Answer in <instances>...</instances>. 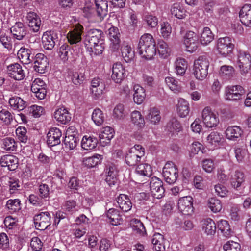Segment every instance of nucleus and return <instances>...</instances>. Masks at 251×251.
<instances>
[{
	"instance_id": "nucleus-1",
	"label": "nucleus",
	"mask_w": 251,
	"mask_h": 251,
	"mask_svg": "<svg viewBox=\"0 0 251 251\" xmlns=\"http://www.w3.org/2000/svg\"><path fill=\"white\" fill-rule=\"evenodd\" d=\"M104 37L103 32L100 29H92L87 32L84 43L92 57L103 52L105 48Z\"/></svg>"
},
{
	"instance_id": "nucleus-2",
	"label": "nucleus",
	"mask_w": 251,
	"mask_h": 251,
	"mask_svg": "<svg viewBox=\"0 0 251 251\" xmlns=\"http://www.w3.org/2000/svg\"><path fill=\"white\" fill-rule=\"evenodd\" d=\"M209 65V61L205 56H200L195 61L193 74L197 79L202 80L206 77Z\"/></svg>"
},
{
	"instance_id": "nucleus-3",
	"label": "nucleus",
	"mask_w": 251,
	"mask_h": 251,
	"mask_svg": "<svg viewBox=\"0 0 251 251\" xmlns=\"http://www.w3.org/2000/svg\"><path fill=\"white\" fill-rule=\"evenodd\" d=\"M144 155V148L140 145H135L126 153L125 157L126 163L130 166H135L141 161Z\"/></svg>"
},
{
	"instance_id": "nucleus-4",
	"label": "nucleus",
	"mask_w": 251,
	"mask_h": 251,
	"mask_svg": "<svg viewBox=\"0 0 251 251\" xmlns=\"http://www.w3.org/2000/svg\"><path fill=\"white\" fill-rule=\"evenodd\" d=\"M237 64L241 74L242 75H246L251 68V56L250 54L245 51H239Z\"/></svg>"
},
{
	"instance_id": "nucleus-5",
	"label": "nucleus",
	"mask_w": 251,
	"mask_h": 251,
	"mask_svg": "<svg viewBox=\"0 0 251 251\" xmlns=\"http://www.w3.org/2000/svg\"><path fill=\"white\" fill-rule=\"evenodd\" d=\"M217 50L219 54L226 56L230 53L234 48L232 43V39L229 37H225L219 38L216 43Z\"/></svg>"
},
{
	"instance_id": "nucleus-6",
	"label": "nucleus",
	"mask_w": 251,
	"mask_h": 251,
	"mask_svg": "<svg viewBox=\"0 0 251 251\" xmlns=\"http://www.w3.org/2000/svg\"><path fill=\"white\" fill-rule=\"evenodd\" d=\"M202 119L205 126L209 128L216 127L219 122L218 114L214 113L209 107L203 109Z\"/></svg>"
},
{
	"instance_id": "nucleus-7",
	"label": "nucleus",
	"mask_w": 251,
	"mask_h": 251,
	"mask_svg": "<svg viewBox=\"0 0 251 251\" xmlns=\"http://www.w3.org/2000/svg\"><path fill=\"white\" fill-rule=\"evenodd\" d=\"M51 216L48 212H41L34 216V224L37 229L44 230L47 229L51 224Z\"/></svg>"
},
{
	"instance_id": "nucleus-8",
	"label": "nucleus",
	"mask_w": 251,
	"mask_h": 251,
	"mask_svg": "<svg viewBox=\"0 0 251 251\" xmlns=\"http://www.w3.org/2000/svg\"><path fill=\"white\" fill-rule=\"evenodd\" d=\"M163 176L167 183L171 184L174 183L178 176V170L174 164L167 163L163 169Z\"/></svg>"
},
{
	"instance_id": "nucleus-9",
	"label": "nucleus",
	"mask_w": 251,
	"mask_h": 251,
	"mask_svg": "<svg viewBox=\"0 0 251 251\" xmlns=\"http://www.w3.org/2000/svg\"><path fill=\"white\" fill-rule=\"evenodd\" d=\"M58 33L55 31L49 30L44 32L42 37L44 48L46 50H52L58 41Z\"/></svg>"
},
{
	"instance_id": "nucleus-10",
	"label": "nucleus",
	"mask_w": 251,
	"mask_h": 251,
	"mask_svg": "<svg viewBox=\"0 0 251 251\" xmlns=\"http://www.w3.org/2000/svg\"><path fill=\"white\" fill-rule=\"evenodd\" d=\"M150 187L152 197L158 199L164 196L165 189L163 182L156 177H152L150 181Z\"/></svg>"
},
{
	"instance_id": "nucleus-11",
	"label": "nucleus",
	"mask_w": 251,
	"mask_h": 251,
	"mask_svg": "<svg viewBox=\"0 0 251 251\" xmlns=\"http://www.w3.org/2000/svg\"><path fill=\"white\" fill-rule=\"evenodd\" d=\"M90 90L92 97L96 100L100 98L105 89L104 81L99 77L94 78L91 82Z\"/></svg>"
},
{
	"instance_id": "nucleus-12",
	"label": "nucleus",
	"mask_w": 251,
	"mask_h": 251,
	"mask_svg": "<svg viewBox=\"0 0 251 251\" xmlns=\"http://www.w3.org/2000/svg\"><path fill=\"white\" fill-rule=\"evenodd\" d=\"M193 199L191 196H186L180 198L177 206L179 211L183 215H190L193 213Z\"/></svg>"
},
{
	"instance_id": "nucleus-13",
	"label": "nucleus",
	"mask_w": 251,
	"mask_h": 251,
	"mask_svg": "<svg viewBox=\"0 0 251 251\" xmlns=\"http://www.w3.org/2000/svg\"><path fill=\"white\" fill-rule=\"evenodd\" d=\"M198 39L195 32L191 31L186 32L184 37V44L187 51L193 52L197 49L199 44Z\"/></svg>"
},
{
	"instance_id": "nucleus-14",
	"label": "nucleus",
	"mask_w": 251,
	"mask_h": 251,
	"mask_svg": "<svg viewBox=\"0 0 251 251\" xmlns=\"http://www.w3.org/2000/svg\"><path fill=\"white\" fill-rule=\"evenodd\" d=\"M8 75L16 80H21L25 77V72L22 66L17 63L11 64L7 67Z\"/></svg>"
},
{
	"instance_id": "nucleus-15",
	"label": "nucleus",
	"mask_w": 251,
	"mask_h": 251,
	"mask_svg": "<svg viewBox=\"0 0 251 251\" xmlns=\"http://www.w3.org/2000/svg\"><path fill=\"white\" fill-rule=\"evenodd\" d=\"M245 93L244 88L240 85L228 87L225 91V99L228 100H237L242 98Z\"/></svg>"
},
{
	"instance_id": "nucleus-16",
	"label": "nucleus",
	"mask_w": 251,
	"mask_h": 251,
	"mask_svg": "<svg viewBox=\"0 0 251 251\" xmlns=\"http://www.w3.org/2000/svg\"><path fill=\"white\" fill-rule=\"evenodd\" d=\"M33 64V68L35 71L39 73H44L49 65L47 57L43 53H37L35 56Z\"/></svg>"
},
{
	"instance_id": "nucleus-17",
	"label": "nucleus",
	"mask_w": 251,
	"mask_h": 251,
	"mask_svg": "<svg viewBox=\"0 0 251 251\" xmlns=\"http://www.w3.org/2000/svg\"><path fill=\"white\" fill-rule=\"evenodd\" d=\"M10 32L14 38L21 40L27 33V27L21 22H16L10 28Z\"/></svg>"
},
{
	"instance_id": "nucleus-18",
	"label": "nucleus",
	"mask_w": 251,
	"mask_h": 251,
	"mask_svg": "<svg viewBox=\"0 0 251 251\" xmlns=\"http://www.w3.org/2000/svg\"><path fill=\"white\" fill-rule=\"evenodd\" d=\"M19 160L13 155H4L1 157L0 164L2 167H7L9 171L15 170L18 166Z\"/></svg>"
},
{
	"instance_id": "nucleus-19",
	"label": "nucleus",
	"mask_w": 251,
	"mask_h": 251,
	"mask_svg": "<svg viewBox=\"0 0 251 251\" xmlns=\"http://www.w3.org/2000/svg\"><path fill=\"white\" fill-rule=\"evenodd\" d=\"M61 136L62 132L59 129L56 127L51 128L47 135L48 145L50 147H53L60 144Z\"/></svg>"
},
{
	"instance_id": "nucleus-20",
	"label": "nucleus",
	"mask_w": 251,
	"mask_h": 251,
	"mask_svg": "<svg viewBox=\"0 0 251 251\" xmlns=\"http://www.w3.org/2000/svg\"><path fill=\"white\" fill-rule=\"evenodd\" d=\"M105 181L109 186L115 185L117 181V172L115 165L112 163L108 164L105 168Z\"/></svg>"
},
{
	"instance_id": "nucleus-21",
	"label": "nucleus",
	"mask_w": 251,
	"mask_h": 251,
	"mask_svg": "<svg viewBox=\"0 0 251 251\" xmlns=\"http://www.w3.org/2000/svg\"><path fill=\"white\" fill-rule=\"evenodd\" d=\"M18 57L21 61L25 64H28L33 61L35 54L33 50L25 47H22L18 50Z\"/></svg>"
},
{
	"instance_id": "nucleus-22",
	"label": "nucleus",
	"mask_w": 251,
	"mask_h": 251,
	"mask_svg": "<svg viewBox=\"0 0 251 251\" xmlns=\"http://www.w3.org/2000/svg\"><path fill=\"white\" fill-rule=\"evenodd\" d=\"M239 16L241 22L246 26H251V5L245 4L241 9Z\"/></svg>"
},
{
	"instance_id": "nucleus-23",
	"label": "nucleus",
	"mask_w": 251,
	"mask_h": 251,
	"mask_svg": "<svg viewBox=\"0 0 251 251\" xmlns=\"http://www.w3.org/2000/svg\"><path fill=\"white\" fill-rule=\"evenodd\" d=\"M54 118L62 124H66L71 120V114L64 107L56 109L54 113Z\"/></svg>"
},
{
	"instance_id": "nucleus-24",
	"label": "nucleus",
	"mask_w": 251,
	"mask_h": 251,
	"mask_svg": "<svg viewBox=\"0 0 251 251\" xmlns=\"http://www.w3.org/2000/svg\"><path fill=\"white\" fill-rule=\"evenodd\" d=\"M83 27L80 25H77L73 31H70L67 36L68 40L71 44H76L81 40V35Z\"/></svg>"
},
{
	"instance_id": "nucleus-25",
	"label": "nucleus",
	"mask_w": 251,
	"mask_h": 251,
	"mask_svg": "<svg viewBox=\"0 0 251 251\" xmlns=\"http://www.w3.org/2000/svg\"><path fill=\"white\" fill-rule=\"evenodd\" d=\"M146 120L151 124L156 125L161 120L160 110L155 107L149 108L145 115Z\"/></svg>"
},
{
	"instance_id": "nucleus-26",
	"label": "nucleus",
	"mask_w": 251,
	"mask_h": 251,
	"mask_svg": "<svg viewBox=\"0 0 251 251\" xmlns=\"http://www.w3.org/2000/svg\"><path fill=\"white\" fill-rule=\"evenodd\" d=\"M115 132L111 127L106 126L99 134V138L102 146H104L109 144L114 136Z\"/></svg>"
},
{
	"instance_id": "nucleus-27",
	"label": "nucleus",
	"mask_w": 251,
	"mask_h": 251,
	"mask_svg": "<svg viewBox=\"0 0 251 251\" xmlns=\"http://www.w3.org/2000/svg\"><path fill=\"white\" fill-rule=\"evenodd\" d=\"M125 69L122 64L116 63L113 64L111 78L116 83H120L124 78Z\"/></svg>"
},
{
	"instance_id": "nucleus-28",
	"label": "nucleus",
	"mask_w": 251,
	"mask_h": 251,
	"mask_svg": "<svg viewBox=\"0 0 251 251\" xmlns=\"http://www.w3.org/2000/svg\"><path fill=\"white\" fill-rule=\"evenodd\" d=\"M27 19L28 21V26L31 30L34 32H38L40 27L41 21L39 16L34 12H29Z\"/></svg>"
},
{
	"instance_id": "nucleus-29",
	"label": "nucleus",
	"mask_w": 251,
	"mask_h": 251,
	"mask_svg": "<svg viewBox=\"0 0 251 251\" xmlns=\"http://www.w3.org/2000/svg\"><path fill=\"white\" fill-rule=\"evenodd\" d=\"M155 45V42L152 35L148 33L144 34L139 40L137 50L139 52L145 50L146 48Z\"/></svg>"
},
{
	"instance_id": "nucleus-30",
	"label": "nucleus",
	"mask_w": 251,
	"mask_h": 251,
	"mask_svg": "<svg viewBox=\"0 0 251 251\" xmlns=\"http://www.w3.org/2000/svg\"><path fill=\"white\" fill-rule=\"evenodd\" d=\"M230 181L232 187L235 189L238 190L245 181L244 173L239 170L235 171L231 175Z\"/></svg>"
},
{
	"instance_id": "nucleus-31",
	"label": "nucleus",
	"mask_w": 251,
	"mask_h": 251,
	"mask_svg": "<svg viewBox=\"0 0 251 251\" xmlns=\"http://www.w3.org/2000/svg\"><path fill=\"white\" fill-rule=\"evenodd\" d=\"M117 202L120 208L124 212L129 211L132 207L129 198L125 194H120L117 198Z\"/></svg>"
},
{
	"instance_id": "nucleus-32",
	"label": "nucleus",
	"mask_w": 251,
	"mask_h": 251,
	"mask_svg": "<svg viewBox=\"0 0 251 251\" xmlns=\"http://www.w3.org/2000/svg\"><path fill=\"white\" fill-rule=\"evenodd\" d=\"M108 31L109 40L111 42V45L114 50H116L119 48L120 42L119 30L116 27H111Z\"/></svg>"
},
{
	"instance_id": "nucleus-33",
	"label": "nucleus",
	"mask_w": 251,
	"mask_h": 251,
	"mask_svg": "<svg viewBox=\"0 0 251 251\" xmlns=\"http://www.w3.org/2000/svg\"><path fill=\"white\" fill-rule=\"evenodd\" d=\"M243 131L238 126L228 127L226 131V136L230 140L236 141L241 136Z\"/></svg>"
},
{
	"instance_id": "nucleus-34",
	"label": "nucleus",
	"mask_w": 251,
	"mask_h": 251,
	"mask_svg": "<svg viewBox=\"0 0 251 251\" xmlns=\"http://www.w3.org/2000/svg\"><path fill=\"white\" fill-rule=\"evenodd\" d=\"M219 75L223 79L230 80L236 75L235 70L231 66L223 65L219 70Z\"/></svg>"
},
{
	"instance_id": "nucleus-35",
	"label": "nucleus",
	"mask_w": 251,
	"mask_h": 251,
	"mask_svg": "<svg viewBox=\"0 0 251 251\" xmlns=\"http://www.w3.org/2000/svg\"><path fill=\"white\" fill-rule=\"evenodd\" d=\"M98 139L93 136H84L81 141V147L86 150H92L96 147Z\"/></svg>"
},
{
	"instance_id": "nucleus-36",
	"label": "nucleus",
	"mask_w": 251,
	"mask_h": 251,
	"mask_svg": "<svg viewBox=\"0 0 251 251\" xmlns=\"http://www.w3.org/2000/svg\"><path fill=\"white\" fill-rule=\"evenodd\" d=\"M9 103L14 110L21 111L26 107V102L19 97L14 96L9 100Z\"/></svg>"
},
{
	"instance_id": "nucleus-37",
	"label": "nucleus",
	"mask_w": 251,
	"mask_h": 251,
	"mask_svg": "<svg viewBox=\"0 0 251 251\" xmlns=\"http://www.w3.org/2000/svg\"><path fill=\"white\" fill-rule=\"evenodd\" d=\"M134 93L133 95L134 101L138 104H141L146 96L145 91L144 89L139 85H135L133 87Z\"/></svg>"
},
{
	"instance_id": "nucleus-38",
	"label": "nucleus",
	"mask_w": 251,
	"mask_h": 251,
	"mask_svg": "<svg viewBox=\"0 0 251 251\" xmlns=\"http://www.w3.org/2000/svg\"><path fill=\"white\" fill-rule=\"evenodd\" d=\"M106 215L110 220V223L114 226L120 225L122 220L119 211L114 208L109 209L107 212Z\"/></svg>"
},
{
	"instance_id": "nucleus-39",
	"label": "nucleus",
	"mask_w": 251,
	"mask_h": 251,
	"mask_svg": "<svg viewBox=\"0 0 251 251\" xmlns=\"http://www.w3.org/2000/svg\"><path fill=\"white\" fill-rule=\"evenodd\" d=\"M131 121L138 128H143L145 124L144 118L140 112L135 110L131 113Z\"/></svg>"
},
{
	"instance_id": "nucleus-40",
	"label": "nucleus",
	"mask_w": 251,
	"mask_h": 251,
	"mask_svg": "<svg viewBox=\"0 0 251 251\" xmlns=\"http://www.w3.org/2000/svg\"><path fill=\"white\" fill-rule=\"evenodd\" d=\"M202 230L207 235H214L216 232V226L215 222L211 219L207 218L202 221Z\"/></svg>"
},
{
	"instance_id": "nucleus-41",
	"label": "nucleus",
	"mask_w": 251,
	"mask_h": 251,
	"mask_svg": "<svg viewBox=\"0 0 251 251\" xmlns=\"http://www.w3.org/2000/svg\"><path fill=\"white\" fill-rule=\"evenodd\" d=\"M122 56L126 62H130L134 56V52L130 46L126 43L123 44L121 48Z\"/></svg>"
},
{
	"instance_id": "nucleus-42",
	"label": "nucleus",
	"mask_w": 251,
	"mask_h": 251,
	"mask_svg": "<svg viewBox=\"0 0 251 251\" xmlns=\"http://www.w3.org/2000/svg\"><path fill=\"white\" fill-rule=\"evenodd\" d=\"M177 111L181 117H185L189 114L190 111L189 103L184 99L180 98L178 100Z\"/></svg>"
},
{
	"instance_id": "nucleus-43",
	"label": "nucleus",
	"mask_w": 251,
	"mask_h": 251,
	"mask_svg": "<svg viewBox=\"0 0 251 251\" xmlns=\"http://www.w3.org/2000/svg\"><path fill=\"white\" fill-rule=\"evenodd\" d=\"M171 13L179 19L184 18L186 16V10L179 3H174L171 7Z\"/></svg>"
},
{
	"instance_id": "nucleus-44",
	"label": "nucleus",
	"mask_w": 251,
	"mask_h": 251,
	"mask_svg": "<svg viewBox=\"0 0 251 251\" xmlns=\"http://www.w3.org/2000/svg\"><path fill=\"white\" fill-rule=\"evenodd\" d=\"M218 228L223 235L227 238L230 237L232 231L228 222L225 220H221L218 222Z\"/></svg>"
},
{
	"instance_id": "nucleus-45",
	"label": "nucleus",
	"mask_w": 251,
	"mask_h": 251,
	"mask_svg": "<svg viewBox=\"0 0 251 251\" xmlns=\"http://www.w3.org/2000/svg\"><path fill=\"white\" fill-rule=\"evenodd\" d=\"M98 16L103 17L107 14L108 3L106 0H95Z\"/></svg>"
},
{
	"instance_id": "nucleus-46",
	"label": "nucleus",
	"mask_w": 251,
	"mask_h": 251,
	"mask_svg": "<svg viewBox=\"0 0 251 251\" xmlns=\"http://www.w3.org/2000/svg\"><path fill=\"white\" fill-rule=\"evenodd\" d=\"M72 54L71 47L67 44H63L60 47L58 55L60 59L63 62H67Z\"/></svg>"
},
{
	"instance_id": "nucleus-47",
	"label": "nucleus",
	"mask_w": 251,
	"mask_h": 251,
	"mask_svg": "<svg viewBox=\"0 0 251 251\" xmlns=\"http://www.w3.org/2000/svg\"><path fill=\"white\" fill-rule=\"evenodd\" d=\"M131 225L132 230L135 234L141 236L146 234L145 227L140 220L135 219L132 221Z\"/></svg>"
},
{
	"instance_id": "nucleus-48",
	"label": "nucleus",
	"mask_w": 251,
	"mask_h": 251,
	"mask_svg": "<svg viewBox=\"0 0 251 251\" xmlns=\"http://www.w3.org/2000/svg\"><path fill=\"white\" fill-rule=\"evenodd\" d=\"M102 157L100 155L96 154L91 157H85L83 162L85 166L89 167H94L100 163Z\"/></svg>"
},
{
	"instance_id": "nucleus-49",
	"label": "nucleus",
	"mask_w": 251,
	"mask_h": 251,
	"mask_svg": "<svg viewBox=\"0 0 251 251\" xmlns=\"http://www.w3.org/2000/svg\"><path fill=\"white\" fill-rule=\"evenodd\" d=\"M176 72L180 75H183L187 68V63L186 60L183 58H177L175 63Z\"/></svg>"
},
{
	"instance_id": "nucleus-50",
	"label": "nucleus",
	"mask_w": 251,
	"mask_h": 251,
	"mask_svg": "<svg viewBox=\"0 0 251 251\" xmlns=\"http://www.w3.org/2000/svg\"><path fill=\"white\" fill-rule=\"evenodd\" d=\"M214 39V35L209 27H206L203 28L201 34L200 42L204 45L210 43Z\"/></svg>"
},
{
	"instance_id": "nucleus-51",
	"label": "nucleus",
	"mask_w": 251,
	"mask_h": 251,
	"mask_svg": "<svg viewBox=\"0 0 251 251\" xmlns=\"http://www.w3.org/2000/svg\"><path fill=\"white\" fill-rule=\"evenodd\" d=\"M2 148L6 151H16L17 144L14 139L7 137L2 140Z\"/></svg>"
},
{
	"instance_id": "nucleus-52",
	"label": "nucleus",
	"mask_w": 251,
	"mask_h": 251,
	"mask_svg": "<svg viewBox=\"0 0 251 251\" xmlns=\"http://www.w3.org/2000/svg\"><path fill=\"white\" fill-rule=\"evenodd\" d=\"M136 172L143 176H150L151 175L152 170L151 166L148 164L144 163L137 165Z\"/></svg>"
},
{
	"instance_id": "nucleus-53",
	"label": "nucleus",
	"mask_w": 251,
	"mask_h": 251,
	"mask_svg": "<svg viewBox=\"0 0 251 251\" xmlns=\"http://www.w3.org/2000/svg\"><path fill=\"white\" fill-rule=\"evenodd\" d=\"M105 117L102 111L99 108L95 109L92 115V119L98 126H100L104 121Z\"/></svg>"
},
{
	"instance_id": "nucleus-54",
	"label": "nucleus",
	"mask_w": 251,
	"mask_h": 251,
	"mask_svg": "<svg viewBox=\"0 0 251 251\" xmlns=\"http://www.w3.org/2000/svg\"><path fill=\"white\" fill-rule=\"evenodd\" d=\"M139 54L142 56L143 58L146 59H151L156 53V49L155 46H151L146 48L145 50H141L138 52Z\"/></svg>"
},
{
	"instance_id": "nucleus-55",
	"label": "nucleus",
	"mask_w": 251,
	"mask_h": 251,
	"mask_svg": "<svg viewBox=\"0 0 251 251\" xmlns=\"http://www.w3.org/2000/svg\"><path fill=\"white\" fill-rule=\"evenodd\" d=\"M165 82L169 88L174 93L179 92L181 90V86L178 81L174 77H167L165 78Z\"/></svg>"
},
{
	"instance_id": "nucleus-56",
	"label": "nucleus",
	"mask_w": 251,
	"mask_h": 251,
	"mask_svg": "<svg viewBox=\"0 0 251 251\" xmlns=\"http://www.w3.org/2000/svg\"><path fill=\"white\" fill-rule=\"evenodd\" d=\"M78 141V137L73 136H71L66 135L64 140L65 148H68L69 150H73L75 149L76 147Z\"/></svg>"
},
{
	"instance_id": "nucleus-57",
	"label": "nucleus",
	"mask_w": 251,
	"mask_h": 251,
	"mask_svg": "<svg viewBox=\"0 0 251 251\" xmlns=\"http://www.w3.org/2000/svg\"><path fill=\"white\" fill-rule=\"evenodd\" d=\"M207 205L211 210L215 213L219 212L222 209L221 201L215 198L209 199Z\"/></svg>"
},
{
	"instance_id": "nucleus-58",
	"label": "nucleus",
	"mask_w": 251,
	"mask_h": 251,
	"mask_svg": "<svg viewBox=\"0 0 251 251\" xmlns=\"http://www.w3.org/2000/svg\"><path fill=\"white\" fill-rule=\"evenodd\" d=\"M14 119V116L8 110L2 109L0 111V120L6 125H9Z\"/></svg>"
},
{
	"instance_id": "nucleus-59",
	"label": "nucleus",
	"mask_w": 251,
	"mask_h": 251,
	"mask_svg": "<svg viewBox=\"0 0 251 251\" xmlns=\"http://www.w3.org/2000/svg\"><path fill=\"white\" fill-rule=\"evenodd\" d=\"M72 82L76 85L82 84L86 79L84 73L82 71L75 72L73 73L72 76Z\"/></svg>"
},
{
	"instance_id": "nucleus-60",
	"label": "nucleus",
	"mask_w": 251,
	"mask_h": 251,
	"mask_svg": "<svg viewBox=\"0 0 251 251\" xmlns=\"http://www.w3.org/2000/svg\"><path fill=\"white\" fill-rule=\"evenodd\" d=\"M235 157L237 161L239 163L244 161V159L247 155V150L244 147L236 146L234 148Z\"/></svg>"
},
{
	"instance_id": "nucleus-61",
	"label": "nucleus",
	"mask_w": 251,
	"mask_h": 251,
	"mask_svg": "<svg viewBox=\"0 0 251 251\" xmlns=\"http://www.w3.org/2000/svg\"><path fill=\"white\" fill-rule=\"evenodd\" d=\"M222 139V135L217 132H212L207 137L208 142L215 146L219 144Z\"/></svg>"
},
{
	"instance_id": "nucleus-62",
	"label": "nucleus",
	"mask_w": 251,
	"mask_h": 251,
	"mask_svg": "<svg viewBox=\"0 0 251 251\" xmlns=\"http://www.w3.org/2000/svg\"><path fill=\"white\" fill-rule=\"evenodd\" d=\"M6 207L11 212H16L21 209V201L19 199L9 200L6 203Z\"/></svg>"
},
{
	"instance_id": "nucleus-63",
	"label": "nucleus",
	"mask_w": 251,
	"mask_h": 251,
	"mask_svg": "<svg viewBox=\"0 0 251 251\" xmlns=\"http://www.w3.org/2000/svg\"><path fill=\"white\" fill-rule=\"evenodd\" d=\"M16 134L18 139L22 143H26L28 140L27 130L25 127H18L16 130Z\"/></svg>"
},
{
	"instance_id": "nucleus-64",
	"label": "nucleus",
	"mask_w": 251,
	"mask_h": 251,
	"mask_svg": "<svg viewBox=\"0 0 251 251\" xmlns=\"http://www.w3.org/2000/svg\"><path fill=\"white\" fill-rule=\"evenodd\" d=\"M224 251H240V245L233 241H229L223 246Z\"/></svg>"
}]
</instances>
